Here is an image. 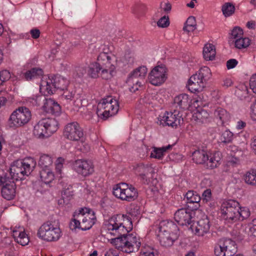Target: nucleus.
<instances>
[{"label": "nucleus", "mask_w": 256, "mask_h": 256, "mask_svg": "<svg viewBox=\"0 0 256 256\" xmlns=\"http://www.w3.org/2000/svg\"><path fill=\"white\" fill-rule=\"evenodd\" d=\"M12 235L14 240L22 246L27 245L30 242L29 238L25 232L24 228L22 226L14 228Z\"/></svg>", "instance_id": "nucleus-23"}, {"label": "nucleus", "mask_w": 256, "mask_h": 256, "mask_svg": "<svg viewBox=\"0 0 256 256\" xmlns=\"http://www.w3.org/2000/svg\"><path fill=\"white\" fill-rule=\"evenodd\" d=\"M192 212L190 210L181 208L174 214L175 220L180 224L184 226L190 224L192 218Z\"/></svg>", "instance_id": "nucleus-21"}, {"label": "nucleus", "mask_w": 256, "mask_h": 256, "mask_svg": "<svg viewBox=\"0 0 256 256\" xmlns=\"http://www.w3.org/2000/svg\"><path fill=\"white\" fill-rule=\"evenodd\" d=\"M199 102L198 100H195L193 102L194 106L196 108V111L192 115V120L197 123H204L207 121L209 116V114L206 110L199 107V104L198 103Z\"/></svg>", "instance_id": "nucleus-24"}, {"label": "nucleus", "mask_w": 256, "mask_h": 256, "mask_svg": "<svg viewBox=\"0 0 256 256\" xmlns=\"http://www.w3.org/2000/svg\"><path fill=\"white\" fill-rule=\"evenodd\" d=\"M234 6L229 3L224 4L222 8V12L226 16L232 15L234 12Z\"/></svg>", "instance_id": "nucleus-50"}, {"label": "nucleus", "mask_w": 256, "mask_h": 256, "mask_svg": "<svg viewBox=\"0 0 256 256\" xmlns=\"http://www.w3.org/2000/svg\"><path fill=\"white\" fill-rule=\"evenodd\" d=\"M135 174L144 183L148 184L154 177V170L152 164H138L134 167Z\"/></svg>", "instance_id": "nucleus-18"}, {"label": "nucleus", "mask_w": 256, "mask_h": 256, "mask_svg": "<svg viewBox=\"0 0 256 256\" xmlns=\"http://www.w3.org/2000/svg\"><path fill=\"white\" fill-rule=\"evenodd\" d=\"M233 139V134L229 130H224L221 134L220 140L222 142L228 143L232 141Z\"/></svg>", "instance_id": "nucleus-49"}, {"label": "nucleus", "mask_w": 256, "mask_h": 256, "mask_svg": "<svg viewBox=\"0 0 256 256\" xmlns=\"http://www.w3.org/2000/svg\"><path fill=\"white\" fill-rule=\"evenodd\" d=\"M54 88L64 90L66 88L68 84V80L61 76H56L53 77Z\"/></svg>", "instance_id": "nucleus-35"}, {"label": "nucleus", "mask_w": 256, "mask_h": 256, "mask_svg": "<svg viewBox=\"0 0 256 256\" xmlns=\"http://www.w3.org/2000/svg\"><path fill=\"white\" fill-rule=\"evenodd\" d=\"M142 256H155L153 252V250L152 249H150L148 250H143Z\"/></svg>", "instance_id": "nucleus-64"}, {"label": "nucleus", "mask_w": 256, "mask_h": 256, "mask_svg": "<svg viewBox=\"0 0 256 256\" xmlns=\"http://www.w3.org/2000/svg\"><path fill=\"white\" fill-rule=\"evenodd\" d=\"M43 71L39 68H33L28 70L25 73V78L27 80H31L38 78L42 76Z\"/></svg>", "instance_id": "nucleus-38"}, {"label": "nucleus", "mask_w": 256, "mask_h": 256, "mask_svg": "<svg viewBox=\"0 0 256 256\" xmlns=\"http://www.w3.org/2000/svg\"><path fill=\"white\" fill-rule=\"evenodd\" d=\"M58 52L57 48L52 49L50 52L46 54V57L49 61H52L56 58Z\"/></svg>", "instance_id": "nucleus-53"}, {"label": "nucleus", "mask_w": 256, "mask_h": 256, "mask_svg": "<svg viewBox=\"0 0 256 256\" xmlns=\"http://www.w3.org/2000/svg\"><path fill=\"white\" fill-rule=\"evenodd\" d=\"M52 162L53 160L51 156L44 154L40 158L38 164L42 169L50 168Z\"/></svg>", "instance_id": "nucleus-37"}, {"label": "nucleus", "mask_w": 256, "mask_h": 256, "mask_svg": "<svg viewBox=\"0 0 256 256\" xmlns=\"http://www.w3.org/2000/svg\"><path fill=\"white\" fill-rule=\"evenodd\" d=\"M158 26L160 28H166L170 24L168 16H164L161 18L157 22Z\"/></svg>", "instance_id": "nucleus-52"}, {"label": "nucleus", "mask_w": 256, "mask_h": 256, "mask_svg": "<svg viewBox=\"0 0 256 256\" xmlns=\"http://www.w3.org/2000/svg\"><path fill=\"white\" fill-rule=\"evenodd\" d=\"M211 191L209 189L205 190L202 195V199L206 202H208L211 199Z\"/></svg>", "instance_id": "nucleus-59"}, {"label": "nucleus", "mask_w": 256, "mask_h": 256, "mask_svg": "<svg viewBox=\"0 0 256 256\" xmlns=\"http://www.w3.org/2000/svg\"><path fill=\"white\" fill-rule=\"evenodd\" d=\"M239 204L234 200L224 201L220 207L222 218L228 222L232 223L238 221L239 216Z\"/></svg>", "instance_id": "nucleus-9"}, {"label": "nucleus", "mask_w": 256, "mask_h": 256, "mask_svg": "<svg viewBox=\"0 0 256 256\" xmlns=\"http://www.w3.org/2000/svg\"><path fill=\"white\" fill-rule=\"evenodd\" d=\"M118 109V100L112 96H108L98 102L96 113L98 117L106 119L117 114Z\"/></svg>", "instance_id": "nucleus-7"}, {"label": "nucleus", "mask_w": 256, "mask_h": 256, "mask_svg": "<svg viewBox=\"0 0 256 256\" xmlns=\"http://www.w3.org/2000/svg\"><path fill=\"white\" fill-rule=\"evenodd\" d=\"M206 84L195 74L192 76L188 82V88L192 92H199L203 90Z\"/></svg>", "instance_id": "nucleus-22"}, {"label": "nucleus", "mask_w": 256, "mask_h": 256, "mask_svg": "<svg viewBox=\"0 0 256 256\" xmlns=\"http://www.w3.org/2000/svg\"><path fill=\"white\" fill-rule=\"evenodd\" d=\"M244 182L251 185H256V170L247 172L244 176Z\"/></svg>", "instance_id": "nucleus-43"}, {"label": "nucleus", "mask_w": 256, "mask_h": 256, "mask_svg": "<svg viewBox=\"0 0 256 256\" xmlns=\"http://www.w3.org/2000/svg\"><path fill=\"white\" fill-rule=\"evenodd\" d=\"M33 104L40 105V102H42L43 105L41 108L42 112L46 114H50L56 116H58L61 112L60 106L54 100L46 99L42 96H36V98L32 99Z\"/></svg>", "instance_id": "nucleus-13"}, {"label": "nucleus", "mask_w": 256, "mask_h": 256, "mask_svg": "<svg viewBox=\"0 0 256 256\" xmlns=\"http://www.w3.org/2000/svg\"><path fill=\"white\" fill-rule=\"evenodd\" d=\"M10 78L13 81L16 79V76H12L10 72L6 70H3L0 71V84H2Z\"/></svg>", "instance_id": "nucleus-45"}, {"label": "nucleus", "mask_w": 256, "mask_h": 256, "mask_svg": "<svg viewBox=\"0 0 256 256\" xmlns=\"http://www.w3.org/2000/svg\"><path fill=\"white\" fill-rule=\"evenodd\" d=\"M236 252V244L231 239L220 240L214 248L217 256H232Z\"/></svg>", "instance_id": "nucleus-14"}, {"label": "nucleus", "mask_w": 256, "mask_h": 256, "mask_svg": "<svg viewBox=\"0 0 256 256\" xmlns=\"http://www.w3.org/2000/svg\"><path fill=\"white\" fill-rule=\"evenodd\" d=\"M40 91L44 94H50L55 91L53 77L44 76L40 84Z\"/></svg>", "instance_id": "nucleus-25"}, {"label": "nucleus", "mask_w": 256, "mask_h": 256, "mask_svg": "<svg viewBox=\"0 0 256 256\" xmlns=\"http://www.w3.org/2000/svg\"><path fill=\"white\" fill-rule=\"evenodd\" d=\"M40 178L42 182L48 184L54 180V176L50 168L42 169L40 171Z\"/></svg>", "instance_id": "nucleus-32"}, {"label": "nucleus", "mask_w": 256, "mask_h": 256, "mask_svg": "<svg viewBox=\"0 0 256 256\" xmlns=\"http://www.w3.org/2000/svg\"><path fill=\"white\" fill-rule=\"evenodd\" d=\"M209 220L206 216L196 222L194 223L190 226L192 232L198 236H203L209 232L210 226Z\"/></svg>", "instance_id": "nucleus-20"}, {"label": "nucleus", "mask_w": 256, "mask_h": 256, "mask_svg": "<svg viewBox=\"0 0 256 256\" xmlns=\"http://www.w3.org/2000/svg\"><path fill=\"white\" fill-rule=\"evenodd\" d=\"M117 58L111 52H100L97 58V62L90 64L87 70L88 76L96 78L100 76L103 79L110 80L116 73Z\"/></svg>", "instance_id": "nucleus-1"}, {"label": "nucleus", "mask_w": 256, "mask_h": 256, "mask_svg": "<svg viewBox=\"0 0 256 256\" xmlns=\"http://www.w3.org/2000/svg\"><path fill=\"white\" fill-rule=\"evenodd\" d=\"M112 192L118 198L127 202L134 200L138 196L137 190L134 186L124 182L114 186Z\"/></svg>", "instance_id": "nucleus-10"}, {"label": "nucleus", "mask_w": 256, "mask_h": 256, "mask_svg": "<svg viewBox=\"0 0 256 256\" xmlns=\"http://www.w3.org/2000/svg\"><path fill=\"white\" fill-rule=\"evenodd\" d=\"M216 55V48L214 45L212 44H206L202 50L204 58L206 60H212L214 59Z\"/></svg>", "instance_id": "nucleus-30"}, {"label": "nucleus", "mask_w": 256, "mask_h": 256, "mask_svg": "<svg viewBox=\"0 0 256 256\" xmlns=\"http://www.w3.org/2000/svg\"><path fill=\"white\" fill-rule=\"evenodd\" d=\"M167 78V69L164 66L154 68L148 76L149 82L152 85L158 86L164 84Z\"/></svg>", "instance_id": "nucleus-16"}, {"label": "nucleus", "mask_w": 256, "mask_h": 256, "mask_svg": "<svg viewBox=\"0 0 256 256\" xmlns=\"http://www.w3.org/2000/svg\"><path fill=\"white\" fill-rule=\"evenodd\" d=\"M102 228L106 234L118 238L132 230V224L128 216L124 214H117L106 220Z\"/></svg>", "instance_id": "nucleus-2"}, {"label": "nucleus", "mask_w": 256, "mask_h": 256, "mask_svg": "<svg viewBox=\"0 0 256 256\" xmlns=\"http://www.w3.org/2000/svg\"><path fill=\"white\" fill-rule=\"evenodd\" d=\"M161 98L158 94L154 93L148 94L144 98V102L146 103L156 104L157 102H160Z\"/></svg>", "instance_id": "nucleus-46"}, {"label": "nucleus", "mask_w": 256, "mask_h": 256, "mask_svg": "<svg viewBox=\"0 0 256 256\" xmlns=\"http://www.w3.org/2000/svg\"><path fill=\"white\" fill-rule=\"evenodd\" d=\"M2 194L4 198L10 200L14 198L16 195V185L14 182L6 184L2 187Z\"/></svg>", "instance_id": "nucleus-29"}, {"label": "nucleus", "mask_w": 256, "mask_h": 256, "mask_svg": "<svg viewBox=\"0 0 256 256\" xmlns=\"http://www.w3.org/2000/svg\"><path fill=\"white\" fill-rule=\"evenodd\" d=\"M72 168L78 174L84 176H88L94 172V167L92 162L83 159H78L74 161L72 164Z\"/></svg>", "instance_id": "nucleus-19"}, {"label": "nucleus", "mask_w": 256, "mask_h": 256, "mask_svg": "<svg viewBox=\"0 0 256 256\" xmlns=\"http://www.w3.org/2000/svg\"><path fill=\"white\" fill-rule=\"evenodd\" d=\"M174 102L176 107L182 109H188L191 106L192 99L188 94H183L175 96Z\"/></svg>", "instance_id": "nucleus-27"}, {"label": "nucleus", "mask_w": 256, "mask_h": 256, "mask_svg": "<svg viewBox=\"0 0 256 256\" xmlns=\"http://www.w3.org/2000/svg\"><path fill=\"white\" fill-rule=\"evenodd\" d=\"M64 159L60 157L57 158L56 162V174L58 176L62 177V170L64 168Z\"/></svg>", "instance_id": "nucleus-48"}, {"label": "nucleus", "mask_w": 256, "mask_h": 256, "mask_svg": "<svg viewBox=\"0 0 256 256\" xmlns=\"http://www.w3.org/2000/svg\"><path fill=\"white\" fill-rule=\"evenodd\" d=\"M37 235L38 238L44 240L56 241L61 236L62 232L57 225L46 222L38 228Z\"/></svg>", "instance_id": "nucleus-11"}, {"label": "nucleus", "mask_w": 256, "mask_h": 256, "mask_svg": "<svg viewBox=\"0 0 256 256\" xmlns=\"http://www.w3.org/2000/svg\"><path fill=\"white\" fill-rule=\"evenodd\" d=\"M36 165V161L31 157H27L14 162L10 168L12 178L15 180H22L24 176L30 174L34 170Z\"/></svg>", "instance_id": "nucleus-4"}, {"label": "nucleus", "mask_w": 256, "mask_h": 256, "mask_svg": "<svg viewBox=\"0 0 256 256\" xmlns=\"http://www.w3.org/2000/svg\"><path fill=\"white\" fill-rule=\"evenodd\" d=\"M221 160V154L220 152H208V159L206 160L207 166L211 168L218 166Z\"/></svg>", "instance_id": "nucleus-31"}, {"label": "nucleus", "mask_w": 256, "mask_h": 256, "mask_svg": "<svg viewBox=\"0 0 256 256\" xmlns=\"http://www.w3.org/2000/svg\"><path fill=\"white\" fill-rule=\"evenodd\" d=\"M104 256H119L118 252L116 250L110 248L106 252Z\"/></svg>", "instance_id": "nucleus-60"}, {"label": "nucleus", "mask_w": 256, "mask_h": 256, "mask_svg": "<svg viewBox=\"0 0 256 256\" xmlns=\"http://www.w3.org/2000/svg\"><path fill=\"white\" fill-rule=\"evenodd\" d=\"M182 121V118L178 112L174 110V112H166L160 114L158 118V123L174 128L179 126Z\"/></svg>", "instance_id": "nucleus-17"}, {"label": "nucleus", "mask_w": 256, "mask_h": 256, "mask_svg": "<svg viewBox=\"0 0 256 256\" xmlns=\"http://www.w3.org/2000/svg\"><path fill=\"white\" fill-rule=\"evenodd\" d=\"M122 236L110 240V243L116 248L127 253L135 252L139 249L141 242L140 237L136 234H125Z\"/></svg>", "instance_id": "nucleus-5"}, {"label": "nucleus", "mask_w": 256, "mask_h": 256, "mask_svg": "<svg viewBox=\"0 0 256 256\" xmlns=\"http://www.w3.org/2000/svg\"><path fill=\"white\" fill-rule=\"evenodd\" d=\"M32 114L26 106H20L10 114L8 121V126L12 128L24 126L30 120Z\"/></svg>", "instance_id": "nucleus-8"}, {"label": "nucleus", "mask_w": 256, "mask_h": 256, "mask_svg": "<svg viewBox=\"0 0 256 256\" xmlns=\"http://www.w3.org/2000/svg\"><path fill=\"white\" fill-rule=\"evenodd\" d=\"M239 216L238 220H243L244 219L248 218L250 216V211L248 208H240L238 210Z\"/></svg>", "instance_id": "nucleus-51"}, {"label": "nucleus", "mask_w": 256, "mask_h": 256, "mask_svg": "<svg viewBox=\"0 0 256 256\" xmlns=\"http://www.w3.org/2000/svg\"><path fill=\"white\" fill-rule=\"evenodd\" d=\"M171 148L172 146L170 145L158 148L154 147L151 152L150 157L152 158L160 159L163 157L164 153Z\"/></svg>", "instance_id": "nucleus-36"}, {"label": "nucleus", "mask_w": 256, "mask_h": 256, "mask_svg": "<svg viewBox=\"0 0 256 256\" xmlns=\"http://www.w3.org/2000/svg\"><path fill=\"white\" fill-rule=\"evenodd\" d=\"M238 61L236 59H230L226 62V68L228 70L232 69L238 64Z\"/></svg>", "instance_id": "nucleus-57"}, {"label": "nucleus", "mask_w": 256, "mask_h": 256, "mask_svg": "<svg viewBox=\"0 0 256 256\" xmlns=\"http://www.w3.org/2000/svg\"><path fill=\"white\" fill-rule=\"evenodd\" d=\"M158 236L162 246L170 247L173 245L174 242L178 238V234L158 232Z\"/></svg>", "instance_id": "nucleus-28"}, {"label": "nucleus", "mask_w": 256, "mask_h": 256, "mask_svg": "<svg viewBox=\"0 0 256 256\" xmlns=\"http://www.w3.org/2000/svg\"><path fill=\"white\" fill-rule=\"evenodd\" d=\"M10 182H12L6 176H0V186L4 187L6 184H10Z\"/></svg>", "instance_id": "nucleus-61"}, {"label": "nucleus", "mask_w": 256, "mask_h": 256, "mask_svg": "<svg viewBox=\"0 0 256 256\" xmlns=\"http://www.w3.org/2000/svg\"><path fill=\"white\" fill-rule=\"evenodd\" d=\"M74 73L78 77H82L86 73V70L83 66L76 67L74 69Z\"/></svg>", "instance_id": "nucleus-55"}, {"label": "nucleus", "mask_w": 256, "mask_h": 256, "mask_svg": "<svg viewBox=\"0 0 256 256\" xmlns=\"http://www.w3.org/2000/svg\"><path fill=\"white\" fill-rule=\"evenodd\" d=\"M192 158L197 164L206 163L208 159V152L205 150H196L192 154Z\"/></svg>", "instance_id": "nucleus-33"}, {"label": "nucleus", "mask_w": 256, "mask_h": 256, "mask_svg": "<svg viewBox=\"0 0 256 256\" xmlns=\"http://www.w3.org/2000/svg\"><path fill=\"white\" fill-rule=\"evenodd\" d=\"M148 69L145 66H141L134 70L128 78L126 83L131 92H134L142 86V80L144 78Z\"/></svg>", "instance_id": "nucleus-12"}, {"label": "nucleus", "mask_w": 256, "mask_h": 256, "mask_svg": "<svg viewBox=\"0 0 256 256\" xmlns=\"http://www.w3.org/2000/svg\"><path fill=\"white\" fill-rule=\"evenodd\" d=\"M250 88L254 93L256 94V74H253L250 80Z\"/></svg>", "instance_id": "nucleus-54"}, {"label": "nucleus", "mask_w": 256, "mask_h": 256, "mask_svg": "<svg viewBox=\"0 0 256 256\" xmlns=\"http://www.w3.org/2000/svg\"><path fill=\"white\" fill-rule=\"evenodd\" d=\"M196 28V22L194 16H190L183 28L184 32L189 33L193 32Z\"/></svg>", "instance_id": "nucleus-42"}, {"label": "nucleus", "mask_w": 256, "mask_h": 256, "mask_svg": "<svg viewBox=\"0 0 256 256\" xmlns=\"http://www.w3.org/2000/svg\"><path fill=\"white\" fill-rule=\"evenodd\" d=\"M232 84V80L230 78H225L223 80V86L228 87Z\"/></svg>", "instance_id": "nucleus-63"}, {"label": "nucleus", "mask_w": 256, "mask_h": 256, "mask_svg": "<svg viewBox=\"0 0 256 256\" xmlns=\"http://www.w3.org/2000/svg\"><path fill=\"white\" fill-rule=\"evenodd\" d=\"M214 114L215 117L220 119L222 123L226 121L228 118V114L226 111L222 108H218L216 110Z\"/></svg>", "instance_id": "nucleus-44"}, {"label": "nucleus", "mask_w": 256, "mask_h": 256, "mask_svg": "<svg viewBox=\"0 0 256 256\" xmlns=\"http://www.w3.org/2000/svg\"><path fill=\"white\" fill-rule=\"evenodd\" d=\"M196 74L200 80H202L203 82L205 84L210 79L212 76L210 68L206 66L201 68Z\"/></svg>", "instance_id": "nucleus-34"}, {"label": "nucleus", "mask_w": 256, "mask_h": 256, "mask_svg": "<svg viewBox=\"0 0 256 256\" xmlns=\"http://www.w3.org/2000/svg\"><path fill=\"white\" fill-rule=\"evenodd\" d=\"M234 46L238 49L245 48L250 45V40L249 38L244 36L237 40H234Z\"/></svg>", "instance_id": "nucleus-41"}, {"label": "nucleus", "mask_w": 256, "mask_h": 256, "mask_svg": "<svg viewBox=\"0 0 256 256\" xmlns=\"http://www.w3.org/2000/svg\"><path fill=\"white\" fill-rule=\"evenodd\" d=\"M74 93L68 90L64 91L62 94V97L68 100H71L74 98Z\"/></svg>", "instance_id": "nucleus-58"}, {"label": "nucleus", "mask_w": 256, "mask_h": 256, "mask_svg": "<svg viewBox=\"0 0 256 256\" xmlns=\"http://www.w3.org/2000/svg\"><path fill=\"white\" fill-rule=\"evenodd\" d=\"M244 36V32L242 30L238 27H234L231 31L230 38L234 42V40H237Z\"/></svg>", "instance_id": "nucleus-47"}, {"label": "nucleus", "mask_w": 256, "mask_h": 256, "mask_svg": "<svg viewBox=\"0 0 256 256\" xmlns=\"http://www.w3.org/2000/svg\"><path fill=\"white\" fill-rule=\"evenodd\" d=\"M30 34L33 38H38L40 35V32L38 29L34 28L30 30Z\"/></svg>", "instance_id": "nucleus-62"}, {"label": "nucleus", "mask_w": 256, "mask_h": 256, "mask_svg": "<svg viewBox=\"0 0 256 256\" xmlns=\"http://www.w3.org/2000/svg\"><path fill=\"white\" fill-rule=\"evenodd\" d=\"M185 196L187 200L188 203H196V206L195 208H198L199 206V202L200 200V197L198 196L196 192H194L192 190L188 191Z\"/></svg>", "instance_id": "nucleus-39"}, {"label": "nucleus", "mask_w": 256, "mask_h": 256, "mask_svg": "<svg viewBox=\"0 0 256 256\" xmlns=\"http://www.w3.org/2000/svg\"><path fill=\"white\" fill-rule=\"evenodd\" d=\"M250 109V116L254 120L256 121V100L251 105Z\"/></svg>", "instance_id": "nucleus-56"}, {"label": "nucleus", "mask_w": 256, "mask_h": 256, "mask_svg": "<svg viewBox=\"0 0 256 256\" xmlns=\"http://www.w3.org/2000/svg\"><path fill=\"white\" fill-rule=\"evenodd\" d=\"M158 232L178 235V228L173 222L168 220H162L160 223Z\"/></svg>", "instance_id": "nucleus-26"}, {"label": "nucleus", "mask_w": 256, "mask_h": 256, "mask_svg": "<svg viewBox=\"0 0 256 256\" xmlns=\"http://www.w3.org/2000/svg\"><path fill=\"white\" fill-rule=\"evenodd\" d=\"M72 196L71 192L69 190H62L61 198L58 200V204L62 206L68 204L71 200Z\"/></svg>", "instance_id": "nucleus-40"}, {"label": "nucleus", "mask_w": 256, "mask_h": 256, "mask_svg": "<svg viewBox=\"0 0 256 256\" xmlns=\"http://www.w3.org/2000/svg\"><path fill=\"white\" fill-rule=\"evenodd\" d=\"M58 128V122L55 118H43L34 126L33 134L37 138L45 139L55 132Z\"/></svg>", "instance_id": "nucleus-6"}, {"label": "nucleus", "mask_w": 256, "mask_h": 256, "mask_svg": "<svg viewBox=\"0 0 256 256\" xmlns=\"http://www.w3.org/2000/svg\"><path fill=\"white\" fill-rule=\"evenodd\" d=\"M96 220V216L92 210L88 208H81L74 212L70 226L72 230L80 228L86 230L90 229Z\"/></svg>", "instance_id": "nucleus-3"}, {"label": "nucleus", "mask_w": 256, "mask_h": 256, "mask_svg": "<svg viewBox=\"0 0 256 256\" xmlns=\"http://www.w3.org/2000/svg\"><path fill=\"white\" fill-rule=\"evenodd\" d=\"M64 135L69 140L80 141L84 142L83 130L76 122H72L67 124L64 128Z\"/></svg>", "instance_id": "nucleus-15"}]
</instances>
